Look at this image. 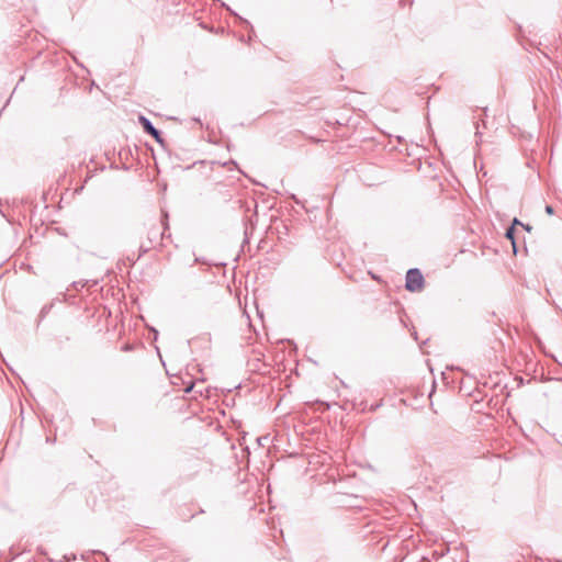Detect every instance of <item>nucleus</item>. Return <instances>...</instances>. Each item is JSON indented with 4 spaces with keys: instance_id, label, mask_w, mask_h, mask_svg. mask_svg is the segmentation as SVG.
I'll return each mask as SVG.
<instances>
[{
    "instance_id": "4468645a",
    "label": "nucleus",
    "mask_w": 562,
    "mask_h": 562,
    "mask_svg": "<svg viewBox=\"0 0 562 562\" xmlns=\"http://www.w3.org/2000/svg\"><path fill=\"white\" fill-rule=\"evenodd\" d=\"M224 165H228V162H225ZM229 165H234L235 167H237V162H236V161H234V160H231V161H229Z\"/></svg>"
},
{
    "instance_id": "7ed1b4c3",
    "label": "nucleus",
    "mask_w": 562,
    "mask_h": 562,
    "mask_svg": "<svg viewBox=\"0 0 562 562\" xmlns=\"http://www.w3.org/2000/svg\"><path fill=\"white\" fill-rule=\"evenodd\" d=\"M515 232L516 228H514V226L507 227L505 232V237L512 241L514 250L516 251Z\"/></svg>"
},
{
    "instance_id": "423d86ee",
    "label": "nucleus",
    "mask_w": 562,
    "mask_h": 562,
    "mask_svg": "<svg viewBox=\"0 0 562 562\" xmlns=\"http://www.w3.org/2000/svg\"><path fill=\"white\" fill-rule=\"evenodd\" d=\"M544 210H546V213H547L548 215H553V214H554V209H553V206H552V205H546V209H544Z\"/></svg>"
},
{
    "instance_id": "a211bd4d",
    "label": "nucleus",
    "mask_w": 562,
    "mask_h": 562,
    "mask_svg": "<svg viewBox=\"0 0 562 562\" xmlns=\"http://www.w3.org/2000/svg\"><path fill=\"white\" fill-rule=\"evenodd\" d=\"M0 213L2 214L3 217H5L4 213L2 212V210H0Z\"/></svg>"
},
{
    "instance_id": "39448f33",
    "label": "nucleus",
    "mask_w": 562,
    "mask_h": 562,
    "mask_svg": "<svg viewBox=\"0 0 562 562\" xmlns=\"http://www.w3.org/2000/svg\"><path fill=\"white\" fill-rule=\"evenodd\" d=\"M50 305H45L41 311V316L44 317L50 310Z\"/></svg>"
},
{
    "instance_id": "f257e3e1",
    "label": "nucleus",
    "mask_w": 562,
    "mask_h": 562,
    "mask_svg": "<svg viewBox=\"0 0 562 562\" xmlns=\"http://www.w3.org/2000/svg\"><path fill=\"white\" fill-rule=\"evenodd\" d=\"M425 279L418 268H411L406 272L405 289L409 292H419L423 290Z\"/></svg>"
},
{
    "instance_id": "2eb2a0df",
    "label": "nucleus",
    "mask_w": 562,
    "mask_h": 562,
    "mask_svg": "<svg viewBox=\"0 0 562 562\" xmlns=\"http://www.w3.org/2000/svg\"><path fill=\"white\" fill-rule=\"evenodd\" d=\"M193 121H194L195 123L201 124V121H200V119H199V117H194V119H193Z\"/></svg>"
},
{
    "instance_id": "9b49d317",
    "label": "nucleus",
    "mask_w": 562,
    "mask_h": 562,
    "mask_svg": "<svg viewBox=\"0 0 562 562\" xmlns=\"http://www.w3.org/2000/svg\"><path fill=\"white\" fill-rule=\"evenodd\" d=\"M521 227L527 231V232H530L531 231V226L529 224H524L521 225Z\"/></svg>"
},
{
    "instance_id": "1a4fd4ad",
    "label": "nucleus",
    "mask_w": 562,
    "mask_h": 562,
    "mask_svg": "<svg viewBox=\"0 0 562 562\" xmlns=\"http://www.w3.org/2000/svg\"><path fill=\"white\" fill-rule=\"evenodd\" d=\"M517 225H520V226H521V225H522V223H521L517 217H515V218L513 220V223H512V225H510V226H514V228H516V226H517Z\"/></svg>"
},
{
    "instance_id": "6e6552de",
    "label": "nucleus",
    "mask_w": 562,
    "mask_h": 562,
    "mask_svg": "<svg viewBox=\"0 0 562 562\" xmlns=\"http://www.w3.org/2000/svg\"><path fill=\"white\" fill-rule=\"evenodd\" d=\"M148 247H144L143 245L139 247V256L138 257H142L144 254H146L148 251Z\"/></svg>"
},
{
    "instance_id": "ddd939ff",
    "label": "nucleus",
    "mask_w": 562,
    "mask_h": 562,
    "mask_svg": "<svg viewBox=\"0 0 562 562\" xmlns=\"http://www.w3.org/2000/svg\"><path fill=\"white\" fill-rule=\"evenodd\" d=\"M479 127H480V125H479V123H476V132H475L476 137H481V132L479 131Z\"/></svg>"
},
{
    "instance_id": "dca6fc26",
    "label": "nucleus",
    "mask_w": 562,
    "mask_h": 562,
    "mask_svg": "<svg viewBox=\"0 0 562 562\" xmlns=\"http://www.w3.org/2000/svg\"><path fill=\"white\" fill-rule=\"evenodd\" d=\"M123 350H131V347L128 345L123 347Z\"/></svg>"
},
{
    "instance_id": "0eeeda50",
    "label": "nucleus",
    "mask_w": 562,
    "mask_h": 562,
    "mask_svg": "<svg viewBox=\"0 0 562 562\" xmlns=\"http://www.w3.org/2000/svg\"><path fill=\"white\" fill-rule=\"evenodd\" d=\"M72 286H74L75 289H79V286H80V288H83V286H85V283H83V282H81V281H75V282H72Z\"/></svg>"
},
{
    "instance_id": "9d476101",
    "label": "nucleus",
    "mask_w": 562,
    "mask_h": 562,
    "mask_svg": "<svg viewBox=\"0 0 562 562\" xmlns=\"http://www.w3.org/2000/svg\"><path fill=\"white\" fill-rule=\"evenodd\" d=\"M193 385H194V384H193V382H191V383H190V384L184 389V392H186V393H190V392L192 391V389H193Z\"/></svg>"
},
{
    "instance_id": "20e7f679",
    "label": "nucleus",
    "mask_w": 562,
    "mask_h": 562,
    "mask_svg": "<svg viewBox=\"0 0 562 562\" xmlns=\"http://www.w3.org/2000/svg\"><path fill=\"white\" fill-rule=\"evenodd\" d=\"M158 235H159V233H158V231H157V229H155V231H150V232H149V237H148V238H149V241L151 243V241H153V237H154V238H157V236H158Z\"/></svg>"
},
{
    "instance_id": "f03ea898",
    "label": "nucleus",
    "mask_w": 562,
    "mask_h": 562,
    "mask_svg": "<svg viewBox=\"0 0 562 562\" xmlns=\"http://www.w3.org/2000/svg\"><path fill=\"white\" fill-rule=\"evenodd\" d=\"M138 122L146 134L150 135L157 143H164L161 132L154 126V124L148 117H146L145 115H139Z\"/></svg>"
},
{
    "instance_id": "f8f14e48",
    "label": "nucleus",
    "mask_w": 562,
    "mask_h": 562,
    "mask_svg": "<svg viewBox=\"0 0 562 562\" xmlns=\"http://www.w3.org/2000/svg\"><path fill=\"white\" fill-rule=\"evenodd\" d=\"M150 330H151V331H153V334H154V340H156V339H157V337H158V330H157V329H155V328H151Z\"/></svg>"
},
{
    "instance_id": "6ab92c4d",
    "label": "nucleus",
    "mask_w": 562,
    "mask_h": 562,
    "mask_svg": "<svg viewBox=\"0 0 562 562\" xmlns=\"http://www.w3.org/2000/svg\"><path fill=\"white\" fill-rule=\"evenodd\" d=\"M554 562H562V559H558V560H555Z\"/></svg>"
},
{
    "instance_id": "f3484780",
    "label": "nucleus",
    "mask_w": 562,
    "mask_h": 562,
    "mask_svg": "<svg viewBox=\"0 0 562 562\" xmlns=\"http://www.w3.org/2000/svg\"><path fill=\"white\" fill-rule=\"evenodd\" d=\"M487 111H488V109H487V108H484V109H483V112H484V115H485V116L487 115Z\"/></svg>"
}]
</instances>
